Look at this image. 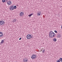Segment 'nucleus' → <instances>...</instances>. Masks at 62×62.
Instances as JSON below:
<instances>
[{"mask_svg": "<svg viewBox=\"0 0 62 62\" xmlns=\"http://www.w3.org/2000/svg\"><path fill=\"white\" fill-rule=\"evenodd\" d=\"M55 36V34L53 31H50L49 32V36L51 38L54 37Z\"/></svg>", "mask_w": 62, "mask_h": 62, "instance_id": "nucleus-1", "label": "nucleus"}, {"mask_svg": "<svg viewBox=\"0 0 62 62\" xmlns=\"http://www.w3.org/2000/svg\"><path fill=\"white\" fill-rule=\"evenodd\" d=\"M27 39H30L31 38H32V36H31V35L30 34H28L27 35Z\"/></svg>", "mask_w": 62, "mask_h": 62, "instance_id": "nucleus-2", "label": "nucleus"}, {"mask_svg": "<svg viewBox=\"0 0 62 62\" xmlns=\"http://www.w3.org/2000/svg\"><path fill=\"white\" fill-rule=\"evenodd\" d=\"M5 24V21H0V25L1 26H3Z\"/></svg>", "mask_w": 62, "mask_h": 62, "instance_id": "nucleus-3", "label": "nucleus"}, {"mask_svg": "<svg viewBox=\"0 0 62 62\" xmlns=\"http://www.w3.org/2000/svg\"><path fill=\"white\" fill-rule=\"evenodd\" d=\"M37 57V55L33 54L32 55L31 58L32 59H35Z\"/></svg>", "mask_w": 62, "mask_h": 62, "instance_id": "nucleus-4", "label": "nucleus"}, {"mask_svg": "<svg viewBox=\"0 0 62 62\" xmlns=\"http://www.w3.org/2000/svg\"><path fill=\"white\" fill-rule=\"evenodd\" d=\"M14 6L13 5H11L9 8V9L10 10H14Z\"/></svg>", "mask_w": 62, "mask_h": 62, "instance_id": "nucleus-5", "label": "nucleus"}, {"mask_svg": "<svg viewBox=\"0 0 62 62\" xmlns=\"http://www.w3.org/2000/svg\"><path fill=\"white\" fill-rule=\"evenodd\" d=\"M7 4L8 5H10L12 4V1L11 0H9L7 2Z\"/></svg>", "mask_w": 62, "mask_h": 62, "instance_id": "nucleus-6", "label": "nucleus"}, {"mask_svg": "<svg viewBox=\"0 0 62 62\" xmlns=\"http://www.w3.org/2000/svg\"><path fill=\"white\" fill-rule=\"evenodd\" d=\"M37 15L38 16H39L41 15V12L40 11H39L37 13Z\"/></svg>", "mask_w": 62, "mask_h": 62, "instance_id": "nucleus-7", "label": "nucleus"}, {"mask_svg": "<svg viewBox=\"0 0 62 62\" xmlns=\"http://www.w3.org/2000/svg\"><path fill=\"white\" fill-rule=\"evenodd\" d=\"M28 60L27 58H25L23 59V61L24 62H28Z\"/></svg>", "mask_w": 62, "mask_h": 62, "instance_id": "nucleus-8", "label": "nucleus"}, {"mask_svg": "<svg viewBox=\"0 0 62 62\" xmlns=\"http://www.w3.org/2000/svg\"><path fill=\"white\" fill-rule=\"evenodd\" d=\"M20 16H23L24 15V13L23 12H21L20 14Z\"/></svg>", "mask_w": 62, "mask_h": 62, "instance_id": "nucleus-9", "label": "nucleus"}, {"mask_svg": "<svg viewBox=\"0 0 62 62\" xmlns=\"http://www.w3.org/2000/svg\"><path fill=\"white\" fill-rule=\"evenodd\" d=\"M3 36V34L1 32H0V37H2Z\"/></svg>", "mask_w": 62, "mask_h": 62, "instance_id": "nucleus-10", "label": "nucleus"}, {"mask_svg": "<svg viewBox=\"0 0 62 62\" xmlns=\"http://www.w3.org/2000/svg\"><path fill=\"white\" fill-rule=\"evenodd\" d=\"M53 41L54 42H56L57 41L56 39L55 38H54L53 39Z\"/></svg>", "mask_w": 62, "mask_h": 62, "instance_id": "nucleus-11", "label": "nucleus"}, {"mask_svg": "<svg viewBox=\"0 0 62 62\" xmlns=\"http://www.w3.org/2000/svg\"><path fill=\"white\" fill-rule=\"evenodd\" d=\"M41 51L43 53H44V51H45V49L44 48H42Z\"/></svg>", "mask_w": 62, "mask_h": 62, "instance_id": "nucleus-12", "label": "nucleus"}, {"mask_svg": "<svg viewBox=\"0 0 62 62\" xmlns=\"http://www.w3.org/2000/svg\"><path fill=\"white\" fill-rule=\"evenodd\" d=\"M16 21H17V19H15L13 20V23H14V22H16Z\"/></svg>", "mask_w": 62, "mask_h": 62, "instance_id": "nucleus-13", "label": "nucleus"}, {"mask_svg": "<svg viewBox=\"0 0 62 62\" xmlns=\"http://www.w3.org/2000/svg\"><path fill=\"white\" fill-rule=\"evenodd\" d=\"M33 14V13H32L30 15H28V16L29 17H31L32 16V15Z\"/></svg>", "mask_w": 62, "mask_h": 62, "instance_id": "nucleus-14", "label": "nucleus"}, {"mask_svg": "<svg viewBox=\"0 0 62 62\" xmlns=\"http://www.w3.org/2000/svg\"><path fill=\"white\" fill-rule=\"evenodd\" d=\"M57 37L58 38H60L61 37V35H60V34H59L57 36Z\"/></svg>", "mask_w": 62, "mask_h": 62, "instance_id": "nucleus-15", "label": "nucleus"}, {"mask_svg": "<svg viewBox=\"0 0 62 62\" xmlns=\"http://www.w3.org/2000/svg\"><path fill=\"white\" fill-rule=\"evenodd\" d=\"M4 42V40H1V41L0 42V43H3Z\"/></svg>", "mask_w": 62, "mask_h": 62, "instance_id": "nucleus-16", "label": "nucleus"}, {"mask_svg": "<svg viewBox=\"0 0 62 62\" xmlns=\"http://www.w3.org/2000/svg\"><path fill=\"white\" fill-rule=\"evenodd\" d=\"M14 9H16V8H17V7L16 6H14Z\"/></svg>", "mask_w": 62, "mask_h": 62, "instance_id": "nucleus-17", "label": "nucleus"}, {"mask_svg": "<svg viewBox=\"0 0 62 62\" xmlns=\"http://www.w3.org/2000/svg\"><path fill=\"white\" fill-rule=\"evenodd\" d=\"M59 61H62V58H60Z\"/></svg>", "mask_w": 62, "mask_h": 62, "instance_id": "nucleus-18", "label": "nucleus"}, {"mask_svg": "<svg viewBox=\"0 0 62 62\" xmlns=\"http://www.w3.org/2000/svg\"><path fill=\"white\" fill-rule=\"evenodd\" d=\"M2 2L3 3H4L5 2V0H2Z\"/></svg>", "mask_w": 62, "mask_h": 62, "instance_id": "nucleus-19", "label": "nucleus"}, {"mask_svg": "<svg viewBox=\"0 0 62 62\" xmlns=\"http://www.w3.org/2000/svg\"><path fill=\"white\" fill-rule=\"evenodd\" d=\"M54 32H55V33H57V31H54Z\"/></svg>", "mask_w": 62, "mask_h": 62, "instance_id": "nucleus-20", "label": "nucleus"}, {"mask_svg": "<svg viewBox=\"0 0 62 62\" xmlns=\"http://www.w3.org/2000/svg\"><path fill=\"white\" fill-rule=\"evenodd\" d=\"M21 39H22V38H20L19 39V40H21Z\"/></svg>", "mask_w": 62, "mask_h": 62, "instance_id": "nucleus-21", "label": "nucleus"}, {"mask_svg": "<svg viewBox=\"0 0 62 62\" xmlns=\"http://www.w3.org/2000/svg\"><path fill=\"white\" fill-rule=\"evenodd\" d=\"M61 28L62 29V25L61 26Z\"/></svg>", "mask_w": 62, "mask_h": 62, "instance_id": "nucleus-22", "label": "nucleus"}, {"mask_svg": "<svg viewBox=\"0 0 62 62\" xmlns=\"http://www.w3.org/2000/svg\"><path fill=\"white\" fill-rule=\"evenodd\" d=\"M61 62H62V61Z\"/></svg>", "mask_w": 62, "mask_h": 62, "instance_id": "nucleus-23", "label": "nucleus"}]
</instances>
